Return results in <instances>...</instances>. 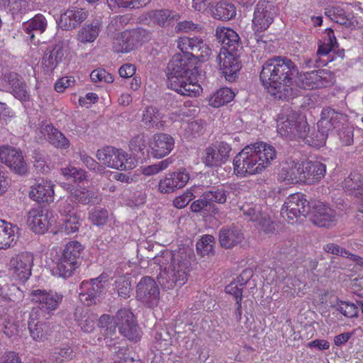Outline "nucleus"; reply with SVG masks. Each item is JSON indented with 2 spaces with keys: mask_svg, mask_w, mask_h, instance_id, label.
I'll list each match as a JSON object with an SVG mask.
<instances>
[{
  "mask_svg": "<svg viewBox=\"0 0 363 363\" xmlns=\"http://www.w3.org/2000/svg\"><path fill=\"white\" fill-rule=\"evenodd\" d=\"M298 74L296 64L285 56H274L262 65L259 77L267 92L277 100H285L292 94V86Z\"/></svg>",
  "mask_w": 363,
  "mask_h": 363,
  "instance_id": "nucleus-1",
  "label": "nucleus"
},
{
  "mask_svg": "<svg viewBox=\"0 0 363 363\" xmlns=\"http://www.w3.org/2000/svg\"><path fill=\"white\" fill-rule=\"evenodd\" d=\"M154 262L164 267L157 276V281L164 289L179 288L186 283L190 262L184 252L164 250L154 257Z\"/></svg>",
  "mask_w": 363,
  "mask_h": 363,
  "instance_id": "nucleus-2",
  "label": "nucleus"
},
{
  "mask_svg": "<svg viewBox=\"0 0 363 363\" xmlns=\"http://www.w3.org/2000/svg\"><path fill=\"white\" fill-rule=\"evenodd\" d=\"M277 157L274 147L264 142H257L244 147L234 158V171L237 174H259Z\"/></svg>",
  "mask_w": 363,
  "mask_h": 363,
  "instance_id": "nucleus-3",
  "label": "nucleus"
},
{
  "mask_svg": "<svg viewBox=\"0 0 363 363\" xmlns=\"http://www.w3.org/2000/svg\"><path fill=\"white\" fill-rule=\"evenodd\" d=\"M195 68L190 57L185 54L173 56L167 67V86L169 88L178 87L181 79H186V76L192 75Z\"/></svg>",
  "mask_w": 363,
  "mask_h": 363,
  "instance_id": "nucleus-4",
  "label": "nucleus"
},
{
  "mask_svg": "<svg viewBox=\"0 0 363 363\" xmlns=\"http://www.w3.org/2000/svg\"><path fill=\"white\" fill-rule=\"evenodd\" d=\"M304 121L289 106H284L278 114L277 132L284 138L289 140L303 136L304 130L301 128V121Z\"/></svg>",
  "mask_w": 363,
  "mask_h": 363,
  "instance_id": "nucleus-5",
  "label": "nucleus"
},
{
  "mask_svg": "<svg viewBox=\"0 0 363 363\" xmlns=\"http://www.w3.org/2000/svg\"><path fill=\"white\" fill-rule=\"evenodd\" d=\"M177 47L183 54L201 62L207 61L211 54V49L208 45L198 36L179 38L177 40Z\"/></svg>",
  "mask_w": 363,
  "mask_h": 363,
  "instance_id": "nucleus-6",
  "label": "nucleus"
},
{
  "mask_svg": "<svg viewBox=\"0 0 363 363\" xmlns=\"http://www.w3.org/2000/svg\"><path fill=\"white\" fill-rule=\"evenodd\" d=\"M311 209L309 202L301 194H294L288 196L281 207V215L289 223H293L295 218L306 217Z\"/></svg>",
  "mask_w": 363,
  "mask_h": 363,
  "instance_id": "nucleus-7",
  "label": "nucleus"
},
{
  "mask_svg": "<svg viewBox=\"0 0 363 363\" xmlns=\"http://www.w3.org/2000/svg\"><path fill=\"white\" fill-rule=\"evenodd\" d=\"M116 323L120 334L130 341L140 340L142 332L133 313L128 308H121L116 314Z\"/></svg>",
  "mask_w": 363,
  "mask_h": 363,
  "instance_id": "nucleus-8",
  "label": "nucleus"
},
{
  "mask_svg": "<svg viewBox=\"0 0 363 363\" xmlns=\"http://www.w3.org/2000/svg\"><path fill=\"white\" fill-rule=\"evenodd\" d=\"M107 277L101 274L97 278L90 281L82 282L79 293V298L84 304L91 306L101 301L105 291V284Z\"/></svg>",
  "mask_w": 363,
  "mask_h": 363,
  "instance_id": "nucleus-9",
  "label": "nucleus"
},
{
  "mask_svg": "<svg viewBox=\"0 0 363 363\" xmlns=\"http://www.w3.org/2000/svg\"><path fill=\"white\" fill-rule=\"evenodd\" d=\"M0 161L14 173L25 176L28 172V166L23 152L11 146L0 147Z\"/></svg>",
  "mask_w": 363,
  "mask_h": 363,
  "instance_id": "nucleus-10",
  "label": "nucleus"
},
{
  "mask_svg": "<svg viewBox=\"0 0 363 363\" xmlns=\"http://www.w3.org/2000/svg\"><path fill=\"white\" fill-rule=\"evenodd\" d=\"M277 13L276 6L268 1L260 0L256 5L252 19L253 29L258 32L269 28Z\"/></svg>",
  "mask_w": 363,
  "mask_h": 363,
  "instance_id": "nucleus-11",
  "label": "nucleus"
},
{
  "mask_svg": "<svg viewBox=\"0 0 363 363\" xmlns=\"http://www.w3.org/2000/svg\"><path fill=\"white\" fill-rule=\"evenodd\" d=\"M97 159L108 167L124 170L128 168V154L121 149L107 146L98 150L96 154Z\"/></svg>",
  "mask_w": 363,
  "mask_h": 363,
  "instance_id": "nucleus-12",
  "label": "nucleus"
},
{
  "mask_svg": "<svg viewBox=\"0 0 363 363\" xmlns=\"http://www.w3.org/2000/svg\"><path fill=\"white\" fill-rule=\"evenodd\" d=\"M136 297L149 307L157 305L160 298V289L150 277H143L137 285Z\"/></svg>",
  "mask_w": 363,
  "mask_h": 363,
  "instance_id": "nucleus-13",
  "label": "nucleus"
},
{
  "mask_svg": "<svg viewBox=\"0 0 363 363\" xmlns=\"http://www.w3.org/2000/svg\"><path fill=\"white\" fill-rule=\"evenodd\" d=\"M31 301L38 305L40 309L50 312L56 310L63 299V296L53 291L33 290L31 294Z\"/></svg>",
  "mask_w": 363,
  "mask_h": 363,
  "instance_id": "nucleus-14",
  "label": "nucleus"
},
{
  "mask_svg": "<svg viewBox=\"0 0 363 363\" xmlns=\"http://www.w3.org/2000/svg\"><path fill=\"white\" fill-rule=\"evenodd\" d=\"M231 147L225 142H220L205 150L203 162L208 167H218L224 164L230 156Z\"/></svg>",
  "mask_w": 363,
  "mask_h": 363,
  "instance_id": "nucleus-15",
  "label": "nucleus"
},
{
  "mask_svg": "<svg viewBox=\"0 0 363 363\" xmlns=\"http://www.w3.org/2000/svg\"><path fill=\"white\" fill-rule=\"evenodd\" d=\"M302 86L306 89H321L333 84V76L325 69L307 72L301 77Z\"/></svg>",
  "mask_w": 363,
  "mask_h": 363,
  "instance_id": "nucleus-16",
  "label": "nucleus"
},
{
  "mask_svg": "<svg viewBox=\"0 0 363 363\" xmlns=\"http://www.w3.org/2000/svg\"><path fill=\"white\" fill-rule=\"evenodd\" d=\"M347 122V116L330 107L324 108L320 114V119L317 123L318 127L324 128L328 132L333 129L345 128Z\"/></svg>",
  "mask_w": 363,
  "mask_h": 363,
  "instance_id": "nucleus-17",
  "label": "nucleus"
},
{
  "mask_svg": "<svg viewBox=\"0 0 363 363\" xmlns=\"http://www.w3.org/2000/svg\"><path fill=\"white\" fill-rule=\"evenodd\" d=\"M33 255L30 252H22L12 257L10 261L11 270L17 279L28 280L31 275Z\"/></svg>",
  "mask_w": 363,
  "mask_h": 363,
  "instance_id": "nucleus-18",
  "label": "nucleus"
},
{
  "mask_svg": "<svg viewBox=\"0 0 363 363\" xmlns=\"http://www.w3.org/2000/svg\"><path fill=\"white\" fill-rule=\"evenodd\" d=\"M217 59L220 69L225 79L228 81L233 80L241 68L238 52L220 51Z\"/></svg>",
  "mask_w": 363,
  "mask_h": 363,
  "instance_id": "nucleus-19",
  "label": "nucleus"
},
{
  "mask_svg": "<svg viewBox=\"0 0 363 363\" xmlns=\"http://www.w3.org/2000/svg\"><path fill=\"white\" fill-rule=\"evenodd\" d=\"M189 179V173L185 169L168 173L160 181L159 190L164 194L173 192L177 189L184 187Z\"/></svg>",
  "mask_w": 363,
  "mask_h": 363,
  "instance_id": "nucleus-20",
  "label": "nucleus"
},
{
  "mask_svg": "<svg viewBox=\"0 0 363 363\" xmlns=\"http://www.w3.org/2000/svg\"><path fill=\"white\" fill-rule=\"evenodd\" d=\"M301 171L302 182L312 184L325 177L326 166L318 160H306L301 162Z\"/></svg>",
  "mask_w": 363,
  "mask_h": 363,
  "instance_id": "nucleus-21",
  "label": "nucleus"
},
{
  "mask_svg": "<svg viewBox=\"0 0 363 363\" xmlns=\"http://www.w3.org/2000/svg\"><path fill=\"white\" fill-rule=\"evenodd\" d=\"M311 220L315 225L318 227L332 228L337 223V213L330 207L320 203L314 207Z\"/></svg>",
  "mask_w": 363,
  "mask_h": 363,
  "instance_id": "nucleus-22",
  "label": "nucleus"
},
{
  "mask_svg": "<svg viewBox=\"0 0 363 363\" xmlns=\"http://www.w3.org/2000/svg\"><path fill=\"white\" fill-rule=\"evenodd\" d=\"M150 147L153 157L162 158L168 155L173 150L174 139L167 133H157L152 136Z\"/></svg>",
  "mask_w": 363,
  "mask_h": 363,
  "instance_id": "nucleus-23",
  "label": "nucleus"
},
{
  "mask_svg": "<svg viewBox=\"0 0 363 363\" xmlns=\"http://www.w3.org/2000/svg\"><path fill=\"white\" fill-rule=\"evenodd\" d=\"M65 56V48L62 43L49 46L43 57V69L45 74L50 75Z\"/></svg>",
  "mask_w": 363,
  "mask_h": 363,
  "instance_id": "nucleus-24",
  "label": "nucleus"
},
{
  "mask_svg": "<svg viewBox=\"0 0 363 363\" xmlns=\"http://www.w3.org/2000/svg\"><path fill=\"white\" fill-rule=\"evenodd\" d=\"M165 122L160 110L152 106H148L141 110L140 125L147 130H157L164 128Z\"/></svg>",
  "mask_w": 363,
  "mask_h": 363,
  "instance_id": "nucleus-25",
  "label": "nucleus"
},
{
  "mask_svg": "<svg viewBox=\"0 0 363 363\" xmlns=\"http://www.w3.org/2000/svg\"><path fill=\"white\" fill-rule=\"evenodd\" d=\"M215 36L222 44L223 51L238 52L242 48L238 34L230 28L218 26Z\"/></svg>",
  "mask_w": 363,
  "mask_h": 363,
  "instance_id": "nucleus-26",
  "label": "nucleus"
},
{
  "mask_svg": "<svg viewBox=\"0 0 363 363\" xmlns=\"http://www.w3.org/2000/svg\"><path fill=\"white\" fill-rule=\"evenodd\" d=\"M301 163L293 160L282 162L278 172V180L286 184L302 182Z\"/></svg>",
  "mask_w": 363,
  "mask_h": 363,
  "instance_id": "nucleus-27",
  "label": "nucleus"
},
{
  "mask_svg": "<svg viewBox=\"0 0 363 363\" xmlns=\"http://www.w3.org/2000/svg\"><path fill=\"white\" fill-rule=\"evenodd\" d=\"M54 184L51 181L43 179H38L31 186L29 196L38 203H50L54 200Z\"/></svg>",
  "mask_w": 363,
  "mask_h": 363,
  "instance_id": "nucleus-28",
  "label": "nucleus"
},
{
  "mask_svg": "<svg viewBox=\"0 0 363 363\" xmlns=\"http://www.w3.org/2000/svg\"><path fill=\"white\" fill-rule=\"evenodd\" d=\"M300 127L304 130L303 135H305L300 136L299 138H303L308 145L319 147L325 143L329 132L324 128L318 127V130L314 128L311 130L306 121H301Z\"/></svg>",
  "mask_w": 363,
  "mask_h": 363,
  "instance_id": "nucleus-29",
  "label": "nucleus"
},
{
  "mask_svg": "<svg viewBox=\"0 0 363 363\" xmlns=\"http://www.w3.org/2000/svg\"><path fill=\"white\" fill-rule=\"evenodd\" d=\"M88 16L87 11L82 8L73 7L61 15L59 26L63 30H72Z\"/></svg>",
  "mask_w": 363,
  "mask_h": 363,
  "instance_id": "nucleus-30",
  "label": "nucleus"
},
{
  "mask_svg": "<svg viewBox=\"0 0 363 363\" xmlns=\"http://www.w3.org/2000/svg\"><path fill=\"white\" fill-rule=\"evenodd\" d=\"M27 223L35 233L43 234L49 227L48 214L44 213L40 208H31L28 213Z\"/></svg>",
  "mask_w": 363,
  "mask_h": 363,
  "instance_id": "nucleus-31",
  "label": "nucleus"
},
{
  "mask_svg": "<svg viewBox=\"0 0 363 363\" xmlns=\"http://www.w3.org/2000/svg\"><path fill=\"white\" fill-rule=\"evenodd\" d=\"M243 238L241 230L234 225L222 228L218 233L219 243L225 249L233 248L240 243Z\"/></svg>",
  "mask_w": 363,
  "mask_h": 363,
  "instance_id": "nucleus-32",
  "label": "nucleus"
},
{
  "mask_svg": "<svg viewBox=\"0 0 363 363\" xmlns=\"http://www.w3.org/2000/svg\"><path fill=\"white\" fill-rule=\"evenodd\" d=\"M147 16L152 22L162 28L170 26L180 18L176 11L165 9L150 11Z\"/></svg>",
  "mask_w": 363,
  "mask_h": 363,
  "instance_id": "nucleus-33",
  "label": "nucleus"
},
{
  "mask_svg": "<svg viewBox=\"0 0 363 363\" xmlns=\"http://www.w3.org/2000/svg\"><path fill=\"white\" fill-rule=\"evenodd\" d=\"M7 82L11 88V92L18 99L22 101L29 100L30 95L23 79L16 72H12L6 75Z\"/></svg>",
  "mask_w": 363,
  "mask_h": 363,
  "instance_id": "nucleus-34",
  "label": "nucleus"
},
{
  "mask_svg": "<svg viewBox=\"0 0 363 363\" xmlns=\"http://www.w3.org/2000/svg\"><path fill=\"white\" fill-rule=\"evenodd\" d=\"M230 192L231 188L224 186H213L204 191L207 197L206 199L212 206L213 213H218V209L216 207V203L224 204L226 203Z\"/></svg>",
  "mask_w": 363,
  "mask_h": 363,
  "instance_id": "nucleus-35",
  "label": "nucleus"
},
{
  "mask_svg": "<svg viewBox=\"0 0 363 363\" xmlns=\"http://www.w3.org/2000/svg\"><path fill=\"white\" fill-rule=\"evenodd\" d=\"M54 266L52 268V274L60 277L67 278L72 276L73 272L79 267L74 261L65 259L62 255L52 259Z\"/></svg>",
  "mask_w": 363,
  "mask_h": 363,
  "instance_id": "nucleus-36",
  "label": "nucleus"
},
{
  "mask_svg": "<svg viewBox=\"0 0 363 363\" xmlns=\"http://www.w3.org/2000/svg\"><path fill=\"white\" fill-rule=\"evenodd\" d=\"M47 28V21L42 14H37L22 25L23 30L33 40L35 34H42Z\"/></svg>",
  "mask_w": 363,
  "mask_h": 363,
  "instance_id": "nucleus-37",
  "label": "nucleus"
},
{
  "mask_svg": "<svg viewBox=\"0 0 363 363\" xmlns=\"http://www.w3.org/2000/svg\"><path fill=\"white\" fill-rule=\"evenodd\" d=\"M38 310L33 308L29 314L28 327L33 340H38L45 337L48 333V326L45 323L36 320Z\"/></svg>",
  "mask_w": 363,
  "mask_h": 363,
  "instance_id": "nucleus-38",
  "label": "nucleus"
},
{
  "mask_svg": "<svg viewBox=\"0 0 363 363\" xmlns=\"http://www.w3.org/2000/svg\"><path fill=\"white\" fill-rule=\"evenodd\" d=\"M101 28L99 20H94L90 23L85 24L79 30L77 39L82 43L86 44L94 42L98 37Z\"/></svg>",
  "mask_w": 363,
  "mask_h": 363,
  "instance_id": "nucleus-39",
  "label": "nucleus"
},
{
  "mask_svg": "<svg viewBox=\"0 0 363 363\" xmlns=\"http://www.w3.org/2000/svg\"><path fill=\"white\" fill-rule=\"evenodd\" d=\"M344 190L357 199L363 194V176L358 172H352L342 183Z\"/></svg>",
  "mask_w": 363,
  "mask_h": 363,
  "instance_id": "nucleus-40",
  "label": "nucleus"
},
{
  "mask_svg": "<svg viewBox=\"0 0 363 363\" xmlns=\"http://www.w3.org/2000/svg\"><path fill=\"white\" fill-rule=\"evenodd\" d=\"M41 133L45 136L48 135V140L54 146L62 149H67L69 147V142L67 138L53 125H46L42 127Z\"/></svg>",
  "mask_w": 363,
  "mask_h": 363,
  "instance_id": "nucleus-41",
  "label": "nucleus"
},
{
  "mask_svg": "<svg viewBox=\"0 0 363 363\" xmlns=\"http://www.w3.org/2000/svg\"><path fill=\"white\" fill-rule=\"evenodd\" d=\"M113 48L115 52L125 53L137 48L130 30L118 33L113 39Z\"/></svg>",
  "mask_w": 363,
  "mask_h": 363,
  "instance_id": "nucleus-42",
  "label": "nucleus"
},
{
  "mask_svg": "<svg viewBox=\"0 0 363 363\" xmlns=\"http://www.w3.org/2000/svg\"><path fill=\"white\" fill-rule=\"evenodd\" d=\"M70 200L75 204H94L98 201L96 194L86 188H75L70 191Z\"/></svg>",
  "mask_w": 363,
  "mask_h": 363,
  "instance_id": "nucleus-43",
  "label": "nucleus"
},
{
  "mask_svg": "<svg viewBox=\"0 0 363 363\" xmlns=\"http://www.w3.org/2000/svg\"><path fill=\"white\" fill-rule=\"evenodd\" d=\"M98 325L101 329V333L103 334L106 343L108 344V339L113 340L116 335V315L112 318L108 314H103L99 319Z\"/></svg>",
  "mask_w": 363,
  "mask_h": 363,
  "instance_id": "nucleus-44",
  "label": "nucleus"
},
{
  "mask_svg": "<svg viewBox=\"0 0 363 363\" xmlns=\"http://www.w3.org/2000/svg\"><path fill=\"white\" fill-rule=\"evenodd\" d=\"M18 229L16 225L0 220V250H5L11 246L14 240L15 232Z\"/></svg>",
  "mask_w": 363,
  "mask_h": 363,
  "instance_id": "nucleus-45",
  "label": "nucleus"
},
{
  "mask_svg": "<svg viewBox=\"0 0 363 363\" xmlns=\"http://www.w3.org/2000/svg\"><path fill=\"white\" fill-rule=\"evenodd\" d=\"M8 2L9 12L14 19L21 18L22 16L33 9V5L27 0H5Z\"/></svg>",
  "mask_w": 363,
  "mask_h": 363,
  "instance_id": "nucleus-46",
  "label": "nucleus"
},
{
  "mask_svg": "<svg viewBox=\"0 0 363 363\" xmlns=\"http://www.w3.org/2000/svg\"><path fill=\"white\" fill-rule=\"evenodd\" d=\"M84 247L78 241H69L67 242L63 250L62 255L65 259L74 261L76 264L79 266L82 260V253Z\"/></svg>",
  "mask_w": 363,
  "mask_h": 363,
  "instance_id": "nucleus-47",
  "label": "nucleus"
},
{
  "mask_svg": "<svg viewBox=\"0 0 363 363\" xmlns=\"http://www.w3.org/2000/svg\"><path fill=\"white\" fill-rule=\"evenodd\" d=\"M191 76H186V79H181L177 84L178 87L170 89L182 96H192L199 94L201 87L198 83L191 81Z\"/></svg>",
  "mask_w": 363,
  "mask_h": 363,
  "instance_id": "nucleus-48",
  "label": "nucleus"
},
{
  "mask_svg": "<svg viewBox=\"0 0 363 363\" xmlns=\"http://www.w3.org/2000/svg\"><path fill=\"white\" fill-rule=\"evenodd\" d=\"M211 12L213 18L222 21H228L236 14L234 5L227 1L218 2Z\"/></svg>",
  "mask_w": 363,
  "mask_h": 363,
  "instance_id": "nucleus-49",
  "label": "nucleus"
},
{
  "mask_svg": "<svg viewBox=\"0 0 363 363\" xmlns=\"http://www.w3.org/2000/svg\"><path fill=\"white\" fill-rule=\"evenodd\" d=\"M323 250L328 253L347 257L350 260L353 261L354 262L357 263V264H359L360 266H363V258L362 257L350 252L346 249L341 247L340 246H339L337 244H335V243L326 244L324 245Z\"/></svg>",
  "mask_w": 363,
  "mask_h": 363,
  "instance_id": "nucleus-50",
  "label": "nucleus"
},
{
  "mask_svg": "<svg viewBox=\"0 0 363 363\" xmlns=\"http://www.w3.org/2000/svg\"><path fill=\"white\" fill-rule=\"evenodd\" d=\"M235 94L233 91L228 88H222L216 91L209 99V104L211 106L218 108L233 100Z\"/></svg>",
  "mask_w": 363,
  "mask_h": 363,
  "instance_id": "nucleus-51",
  "label": "nucleus"
},
{
  "mask_svg": "<svg viewBox=\"0 0 363 363\" xmlns=\"http://www.w3.org/2000/svg\"><path fill=\"white\" fill-rule=\"evenodd\" d=\"M215 238L211 235H203L196 243V251L201 257L213 255Z\"/></svg>",
  "mask_w": 363,
  "mask_h": 363,
  "instance_id": "nucleus-52",
  "label": "nucleus"
},
{
  "mask_svg": "<svg viewBox=\"0 0 363 363\" xmlns=\"http://www.w3.org/2000/svg\"><path fill=\"white\" fill-rule=\"evenodd\" d=\"M61 231L69 235L78 231L81 225V219L77 213H73L70 216H65L62 218Z\"/></svg>",
  "mask_w": 363,
  "mask_h": 363,
  "instance_id": "nucleus-53",
  "label": "nucleus"
},
{
  "mask_svg": "<svg viewBox=\"0 0 363 363\" xmlns=\"http://www.w3.org/2000/svg\"><path fill=\"white\" fill-rule=\"evenodd\" d=\"M335 310L347 318L358 317L359 306L353 303L344 301H338L333 306Z\"/></svg>",
  "mask_w": 363,
  "mask_h": 363,
  "instance_id": "nucleus-54",
  "label": "nucleus"
},
{
  "mask_svg": "<svg viewBox=\"0 0 363 363\" xmlns=\"http://www.w3.org/2000/svg\"><path fill=\"white\" fill-rule=\"evenodd\" d=\"M325 31L327 33L328 38L327 39H325L323 43L319 44L318 49L317 50L318 55L324 56L329 54V52H331L337 44L333 30L328 28Z\"/></svg>",
  "mask_w": 363,
  "mask_h": 363,
  "instance_id": "nucleus-55",
  "label": "nucleus"
},
{
  "mask_svg": "<svg viewBox=\"0 0 363 363\" xmlns=\"http://www.w3.org/2000/svg\"><path fill=\"white\" fill-rule=\"evenodd\" d=\"M0 330L9 337L16 335L18 332V325L13 318L6 314L0 316Z\"/></svg>",
  "mask_w": 363,
  "mask_h": 363,
  "instance_id": "nucleus-56",
  "label": "nucleus"
},
{
  "mask_svg": "<svg viewBox=\"0 0 363 363\" xmlns=\"http://www.w3.org/2000/svg\"><path fill=\"white\" fill-rule=\"evenodd\" d=\"M172 159L171 157H168L157 164L144 167L142 169V173L145 176L156 174L166 169L172 163Z\"/></svg>",
  "mask_w": 363,
  "mask_h": 363,
  "instance_id": "nucleus-57",
  "label": "nucleus"
},
{
  "mask_svg": "<svg viewBox=\"0 0 363 363\" xmlns=\"http://www.w3.org/2000/svg\"><path fill=\"white\" fill-rule=\"evenodd\" d=\"M62 172L67 180L73 182H82L86 177L84 170L74 167L64 168L62 169Z\"/></svg>",
  "mask_w": 363,
  "mask_h": 363,
  "instance_id": "nucleus-58",
  "label": "nucleus"
},
{
  "mask_svg": "<svg viewBox=\"0 0 363 363\" xmlns=\"http://www.w3.org/2000/svg\"><path fill=\"white\" fill-rule=\"evenodd\" d=\"M116 289L118 296L127 298L130 297L131 292L130 281L124 277H119L115 281Z\"/></svg>",
  "mask_w": 363,
  "mask_h": 363,
  "instance_id": "nucleus-59",
  "label": "nucleus"
},
{
  "mask_svg": "<svg viewBox=\"0 0 363 363\" xmlns=\"http://www.w3.org/2000/svg\"><path fill=\"white\" fill-rule=\"evenodd\" d=\"M89 218L94 225H104L108 220V211L103 208H95L89 213Z\"/></svg>",
  "mask_w": 363,
  "mask_h": 363,
  "instance_id": "nucleus-60",
  "label": "nucleus"
},
{
  "mask_svg": "<svg viewBox=\"0 0 363 363\" xmlns=\"http://www.w3.org/2000/svg\"><path fill=\"white\" fill-rule=\"evenodd\" d=\"M241 210L245 216L248 217L250 220L254 222H257L264 215L260 211V207L257 205L247 204L243 206Z\"/></svg>",
  "mask_w": 363,
  "mask_h": 363,
  "instance_id": "nucleus-61",
  "label": "nucleus"
},
{
  "mask_svg": "<svg viewBox=\"0 0 363 363\" xmlns=\"http://www.w3.org/2000/svg\"><path fill=\"white\" fill-rule=\"evenodd\" d=\"M206 199V195L203 192L199 199L191 204V210L194 213H199L202 211L213 212L212 206Z\"/></svg>",
  "mask_w": 363,
  "mask_h": 363,
  "instance_id": "nucleus-62",
  "label": "nucleus"
},
{
  "mask_svg": "<svg viewBox=\"0 0 363 363\" xmlns=\"http://www.w3.org/2000/svg\"><path fill=\"white\" fill-rule=\"evenodd\" d=\"M90 79L94 82L112 83L114 80L113 77L104 69L93 70L90 74Z\"/></svg>",
  "mask_w": 363,
  "mask_h": 363,
  "instance_id": "nucleus-63",
  "label": "nucleus"
},
{
  "mask_svg": "<svg viewBox=\"0 0 363 363\" xmlns=\"http://www.w3.org/2000/svg\"><path fill=\"white\" fill-rule=\"evenodd\" d=\"M133 40L138 46V44L148 40L150 38V33L145 28H137L130 30Z\"/></svg>",
  "mask_w": 363,
  "mask_h": 363,
  "instance_id": "nucleus-64",
  "label": "nucleus"
}]
</instances>
